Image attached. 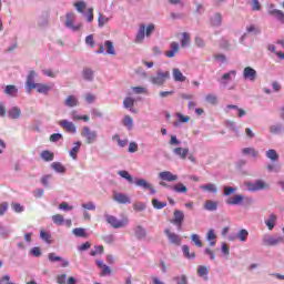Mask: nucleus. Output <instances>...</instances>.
Returning <instances> with one entry per match:
<instances>
[{
  "label": "nucleus",
  "mask_w": 284,
  "mask_h": 284,
  "mask_svg": "<svg viewBox=\"0 0 284 284\" xmlns=\"http://www.w3.org/2000/svg\"><path fill=\"white\" fill-rule=\"evenodd\" d=\"M248 232L245 229L240 230V232L237 233L236 237L239 239V241H242V243H245V241H247V236H248Z\"/></svg>",
  "instance_id": "43"
},
{
  "label": "nucleus",
  "mask_w": 284,
  "mask_h": 284,
  "mask_svg": "<svg viewBox=\"0 0 284 284\" xmlns=\"http://www.w3.org/2000/svg\"><path fill=\"white\" fill-rule=\"evenodd\" d=\"M52 221H53V223H54L55 225H63L64 219H63V215H61V214H55V215L52 216Z\"/></svg>",
  "instance_id": "54"
},
{
  "label": "nucleus",
  "mask_w": 284,
  "mask_h": 284,
  "mask_svg": "<svg viewBox=\"0 0 284 284\" xmlns=\"http://www.w3.org/2000/svg\"><path fill=\"white\" fill-rule=\"evenodd\" d=\"M173 79L174 81H179L180 83H183L186 80L185 75H183V72H181V70L178 68L173 69Z\"/></svg>",
  "instance_id": "28"
},
{
  "label": "nucleus",
  "mask_w": 284,
  "mask_h": 284,
  "mask_svg": "<svg viewBox=\"0 0 284 284\" xmlns=\"http://www.w3.org/2000/svg\"><path fill=\"white\" fill-rule=\"evenodd\" d=\"M242 153L245 155H251L253 159H256L258 156V151L254 148H245L242 150Z\"/></svg>",
  "instance_id": "37"
},
{
  "label": "nucleus",
  "mask_w": 284,
  "mask_h": 284,
  "mask_svg": "<svg viewBox=\"0 0 284 284\" xmlns=\"http://www.w3.org/2000/svg\"><path fill=\"white\" fill-rule=\"evenodd\" d=\"M122 123L125 128H128V130H132L134 125V119H132V116L130 115H125L124 119L122 120Z\"/></svg>",
  "instance_id": "36"
},
{
  "label": "nucleus",
  "mask_w": 284,
  "mask_h": 284,
  "mask_svg": "<svg viewBox=\"0 0 284 284\" xmlns=\"http://www.w3.org/2000/svg\"><path fill=\"white\" fill-rule=\"evenodd\" d=\"M118 174L119 176H121L122 179H125L130 183H134V179L132 178V175H130L128 171H119Z\"/></svg>",
  "instance_id": "52"
},
{
  "label": "nucleus",
  "mask_w": 284,
  "mask_h": 284,
  "mask_svg": "<svg viewBox=\"0 0 284 284\" xmlns=\"http://www.w3.org/2000/svg\"><path fill=\"white\" fill-rule=\"evenodd\" d=\"M182 252L186 258H195L196 257V253H194V252L190 253V246H187V245L182 246Z\"/></svg>",
  "instance_id": "45"
},
{
  "label": "nucleus",
  "mask_w": 284,
  "mask_h": 284,
  "mask_svg": "<svg viewBox=\"0 0 284 284\" xmlns=\"http://www.w3.org/2000/svg\"><path fill=\"white\" fill-rule=\"evenodd\" d=\"M104 45L106 48V54H116V52L114 51V43L110 40H106L104 42Z\"/></svg>",
  "instance_id": "46"
},
{
  "label": "nucleus",
  "mask_w": 284,
  "mask_h": 284,
  "mask_svg": "<svg viewBox=\"0 0 284 284\" xmlns=\"http://www.w3.org/2000/svg\"><path fill=\"white\" fill-rule=\"evenodd\" d=\"M245 186L247 187L248 192H258L261 190H267L270 184L263 180H256L255 182H245Z\"/></svg>",
  "instance_id": "5"
},
{
  "label": "nucleus",
  "mask_w": 284,
  "mask_h": 284,
  "mask_svg": "<svg viewBox=\"0 0 284 284\" xmlns=\"http://www.w3.org/2000/svg\"><path fill=\"white\" fill-rule=\"evenodd\" d=\"M34 90H37L39 94H48V92L52 90V87L43 83H37Z\"/></svg>",
  "instance_id": "21"
},
{
  "label": "nucleus",
  "mask_w": 284,
  "mask_h": 284,
  "mask_svg": "<svg viewBox=\"0 0 284 284\" xmlns=\"http://www.w3.org/2000/svg\"><path fill=\"white\" fill-rule=\"evenodd\" d=\"M168 79H170V71L158 70L156 75L151 78V83L153 85H163Z\"/></svg>",
  "instance_id": "6"
},
{
  "label": "nucleus",
  "mask_w": 284,
  "mask_h": 284,
  "mask_svg": "<svg viewBox=\"0 0 284 284\" xmlns=\"http://www.w3.org/2000/svg\"><path fill=\"white\" fill-rule=\"evenodd\" d=\"M232 77H236V71L235 70H231L229 71L227 73H224L222 77H221V81L224 85H226V83L229 81H232Z\"/></svg>",
  "instance_id": "30"
},
{
  "label": "nucleus",
  "mask_w": 284,
  "mask_h": 284,
  "mask_svg": "<svg viewBox=\"0 0 284 284\" xmlns=\"http://www.w3.org/2000/svg\"><path fill=\"white\" fill-rule=\"evenodd\" d=\"M205 101L211 105H216V103L219 102V98L216 97V94L210 93L205 97Z\"/></svg>",
  "instance_id": "50"
},
{
  "label": "nucleus",
  "mask_w": 284,
  "mask_h": 284,
  "mask_svg": "<svg viewBox=\"0 0 284 284\" xmlns=\"http://www.w3.org/2000/svg\"><path fill=\"white\" fill-rule=\"evenodd\" d=\"M266 159H270L273 163H276L278 161V153L274 149H270L266 151Z\"/></svg>",
  "instance_id": "31"
},
{
  "label": "nucleus",
  "mask_w": 284,
  "mask_h": 284,
  "mask_svg": "<svg viewBox=\"0 0 284 284\" xmlns=\"http://www.w3.org/2000/svg\"><path fill=\"white\" fill-rule=\"evenodd\" d=\"M191 241L194 243L195 247H203V241H201V236H199V234H192Z\"/></svg>",
  "instance_id": "44"
},
{
  "label": "nucleus",
  "mask_w": 284,
  "mask_h": 284,
  "mask_svg": "<svg viewBox=\"0 0 284 284\" xmlns=\"http://www.w3.org/2000/svg\"><path fill=\"white\" fill-rule=\"evenodd\" d=\"M40 156L45 162L54 161V153H52L48 150L42 151Z\"/></svg>",
  "instance_id": "34"
},
{
  "label": "nucleus",
  "mask_w": 284,
  "mask_h": 284,
  "mask_svg": "<svg viewBox=\"0 0 284 284\" xmlns=\"http://www.w3.org/2000/svg\"><path fill=\"white\" fill-rule=\"evenodd\" d=\"M164 234H165L169 243H171V245H176L178 247H179V245H181L182 239L180 237L179 234L170 231V229H165Z\"/></svg>",
  "instance_id": "9"
},
{
  "label": "nucleus",
  "mask_w": 284,
  "mask_h": 284,
  "mask_svg": "<svg viewBox=\"0 0 284 284\" xmlns=\"http://www.w3.org/2000/svg\"><path fill=\"white\" fill-rule=\"evenodd\" d=\"M20 116H21V109H19V106H13L9 110L10 119H20Z\"/></svg>",
  "instance_id": "33"
},
{
  "label": "nucleus",
  "mask_w": 284,
  "mask_h": 284,
  "mask_svg": "<svg viewBox=\"0 0 284 284\" xmlns=\"http://www.w3.org/2000/svg\"><path fill=\"white\" fill-rule=\"evenodd\" d=\"M178 52H179V42H172L171 50L165 52V57H168L169 59H173V57H176Z\"/></svg>",
  "instance_id": "24"
},
{
  "label": "nucleus",
  "mask_w": 284,
  "mask_h": 284,
  "mask_svg": "<svg viewBox=\"0 0 284 284\" xmlns=\"http://www.w3.org/2000/svg\"><path fill=\"white\" fill-rule=\"evenodd\" d=\"M181 45L182 48H187V45H190V33L187 32L182 33Z\"/></svg>",
  "instance_id": "49"
},
{
  "label": "nucleus",
  "mask_w": 284,
  "mask_h": 284,
  "mask_svg": "<svg viewBox=\"0 0 284 284\" xmlns=\"http://www.w3.org/2000/svg\"><path fill=\"white\" fill-rule=\"evenodd\" d=\"M52 170H54L55 172L63 174L65 173V166H63V164H61V162H53L51 164Z\"/></svg>",
  "instance_id": "38"
},
{
  "label": "nucleus",
  "mask_w": 284,
  "mask_h": 284,
  "mask_svg": "<svg viewBox=\"0 0 284 284\" xmlns=\"http://www.w3.org/2000/svg\"><path fill=\"white\" fill-rule=\"evenodd\" d=\"M123 105H124V108H134V99H132V98H125L124 100H123Z\"/></svg>",
  "instance_id": "57"
},
{
  "label": "nucleus",
  "mask_w": 284,
  "mask_h": 284,
  "mask_svg": "<svg viewBox=\"0 0 284 284\" xmlns=\"http://www.w3.org/2000/svg\"><path fill=\"white\" fill-rule=\"evenodd\" d=\"M73 234L80 239H88V233H85V229L82 227L73 229Z\"/></svg>",
  "instance_id": "40"
},
{
  "label": "nucleus",
  "mask_w": 284,
  "mask_h": 284,
  "mask_svg": "<svg viewBox=\"0 0 284 284\" xmlns=\"http://www.w3.org/2000/svg\"><path fill=\"white\" fill-rule=\"evenodd\" d=\"M174 154H176V156H180V159H182V161H185L187 159V154H190V149L185 148H175L173 150Z\"/></svg>",
  "instance_id": "20"
},
{
  "label": "nucleus",
  "mask_w": 284,
  "mask_h": 284,
  "mask_svg": "<svg viewBox=\"0 0 284 284\" xmlns=\"http://www.w3.org/2000/svg\"><path fill=\"white\" fill-rule=\"evenodd\" d=\"M244 79H250V81H256V70L252 69V67L244 68L243 71Z\"/></svg>",
  "instance_id": "19"
},
{
  "label": "nucleus",
  "mask_w": 284,
  "mask_h": 284,
  "mask_svg": "<svg viewBox=\"0 0 284 284\" xmlns=\"http://www.w3.org/2000/svg\"><path fill=\"white\" fill-rule=\"evenodd\" d=\"M103 245L94 246V251L90 252L91 256H97V254H103Z\"/></svg>",
  "instance_id": "58"
},
{
  "label": "nucleus",
  "mask_w": 284,
  "mask_h": 284,
  "mask_svg": "<svg viewBox=\"0 0 284 284\" xmlns=\"http://www.w3.org/2000/svg\"><path fill=\"white\" fill-rule=\"evenodd\" d=\"M82 78L84 81H93L94 80V71L90 68H84L82 70Z\"/></svg>",
  "instance_id": "26"
},
{
  "label": "nucleus",
  "mask_w": 284,
  "mask_h": 284,
  "mask_svg": "<svg viewBox=\"0 0 284 284\" xmlns=\"http://www.w3.org/2000/svg\"><path fill=\"white\" fill-rule=\"evenodd\" d=\"M209 272L210 271L207 270V267L203 266V265L199 266V268H197V274L200 276H207Z\"/></svg>",
  "instance_id": "60"
},
{
  "label": "nucleus",
  "mask_w": 284,
  "mask_h": 284,
  "mask_svg": "<svg viewBox=\"0 0 284 284\" xmlns=\"http://www.w3.org/2000/svg\"><path fill=\"white\" fill-rule=\"evenodd\" d=\"M48 258H49L50 263H57L59 261H62V264H61L62 267H69L70 266V262L69 261H63V257L58 256L57 253H49Z\"/></svg>",
  "instance_id": "16"
},
{
  "label": "nucleus",
  "mask_w": 284,
  "mask_h": 284,
  "mask_svg": "<svg viewBox=\"0 0 284 284\" xmlns=\"http://www.w3.org/2000/svg\"><path fill=\"white\" fill-rule=\"evenodd\" d=\"M276 219H278L276 214L272 213L268 220L265 221V225L268 230H274V226L276 225Z\"/></svg>",
  "instance_id": "29"
},
{
  "label": "nucleus",
  "mask_w": 284,
  "mask_h": 284,
  "mask_svg": "<svg viewBox=\"0 0 284 284\" xmlns=\"http://www.w3.org/2000/svg\"><path fill=\"white\" fill-rule=\"evenodd\" d=\"M146 232H145V229H143V226L141 225H138L136 229H135V235L138 239H145L146 236Z\"/></svg>",
  "instance_id": "48"
},
{
  "label": "nucleus",
  "mask_w": 284,
  "mask_h": 284,
  "mask_svg": "<svg viewBox=\"0 0 284 284\" xmlns=\"http://www.w3.org/2000/svg\"><path fill=\"white\" fill-rule=\"evenodd\" d=\"M135 185H138V187H143V190H149L150 194H156L154 186L143 179H135Z\"/></svg>",
  "instance_id": "10"
},
{
  "label": "nucleus",
  "mask_w": 284,
  "mask_h": 284,
  "mask_svg": "<svg viewBox=\"0 0 284 284\" xmlns=\"http://www.w3.org/2000/svg\"><path fill=\"white\" fill-rule=\"evenodd\" d=\"M180 123H189L190 122V116L189 115H183L182 113L176 114Z\"/></svg>",
  "instance_id": "63"
},
{
  "label": "nucleus",
  "mask_w": 284,
  "mask_h": 284,
  "mask_svg": "<svg viewBox=\"0 0 284 284\" xmlns=\"http://www.w3.org/2000/svg\"><path fill=\"white\" fill-rule=\"evenodd\" d=\"M204 210H206L207 212H216V210H219V202L207 200L204 203Z\"/></svg>",
  "instance_id": "22"
},
{
  "label": "nucleus",
  "mask_w": 284,
  "mask_h": 284,
  "mask_svg": "<svg viewBox=\"0 0 284 284\" xmlns=\"http://www.w3.org/2000/svg\"><path fill=\"white\" fill-rule=\"evenodd\" d=\"M183 221H185V213H183L181 210H175L173 212V220H171V223L181 230L183 226Z\"/></svg>",
  "instance_id": "8"
},
{
  "label": "nucleus",
  "mask_w": 284,
  "mask_h": 284,
  "mask_svg": "<svg viewBox=\"0 0 284 284\" xmlns=\"http://www.w3.org/2000/svg\"><path fill=\"white\" fill-rule=\"evenodd\" d=\"M59 125L63 128V130H67L70 134H75L77 133V126L74 123L68 121V120H61L59 121Z\"/></svg>",
  "instance_id": "14"
},
{
  "label": "nucleus",
  "mask_w": 284,
  "mask_h": 284,
  "mask_svg": "<svg viewBox=\"0 0 284 284\" xmlns=\"http://www.w3.org/2000/svg\"><path fill=\"white\" fill-rule=\"evenodd\" d=\"M152 205L155 210H163V207L168 206V202H161L159 199H153Z\"/></svg>",
  "instance_id": "42"
},
{
  "label": "nucleus",
  "mask_w": 284,
  "mask_h": 284,
  "mask_svg": "<svg viewBox=\"0 0 284 284\" xmlns=\"http://www.w3.org/2000/svg\"><path fill=\"white\" fill-rule=\"evenodd\" d=\"M283 242V237L277 236V237H264L263 243L267 247H274V245H278Z\"/></svg>",
  "instance_id": "15"
},
{
  "label": "nucleus",
  "mask_w": 284,
  "mask_h": 284,
  "mask_svg": "<svg viewBox=\"0 0 284 284\" xmlns=\"http://www.w3.org/2000/svg\"><path fill=\"white\" fill-rule=\"evenodd\" d=\"M159 179H161V181H168L169 183H172L179 180V175H175L170 171H164L159 173Z\"/></svg>",
  "instance_id": "13"
},
{
  "label": "nucleus",
  "mask_w": 284,
  "mask_h": 284,
  "mask_svg": "<svg viewBox=\"0 0 284 284\" xmlns=\"http://www.w3.org/2000/svg\"><path fill=\"white\" fill-rule=\"evenodd\" d=\"M61 139H63L61 133H53L50 135L49 141H51V143H57V141H61Z\"/></svg>",
  "instance_id": "55"
},
{
  "label": "nucleus",
  "mask_w": 284,
  "mask_h": 284,
  "mask_svg": "<svg viewBox=\"0 0 284 284\" xmlns=\"http://www.w3.org/2000/svg\"><path fill=\"white\" fill-rule=\"evenodd\" d=\"M175 281L178 282V284H187V277L185 275L175 277Z\"/></svg>",
  "instance_id": "64"
},
{
  "label": "nucleus",
  "mask_w": 284,
  "mask_h": 284,
  "mask_svg": "<svg viewBox=\"0 0 284 284\" xmlns=\"http://www.w3.org/2000/svg\"><path fill=\"white\" fill-rule=\"evenodd\" d=\"M104 219L106 221V223L109 225H111V227H113L114 230H119L121 227H125V225H128V219L124 220H119L116 219V216L114 215H104Z\"/></svg>",
  "instance_id": "3"
},
{
  "label": "nucleus",
  "mask_w": 284,
  "mask_h": 284,
  "mask_svg": "<svg viewBox=\"0 0 284 284\" xmlns=\"http://www.w3.org/2000/svg\"><path fill=\"white\" fill-rule=\"evenodd\" d=\"M64 103L68 108H77L79 105V101L74 95H69Z\"/></svg>",
  "instance_id": "35"
},
{
  "label": "nucleus",
  "mask_w": 284,
  "mask_h": 284,
  "mask_svg": "<svg viewBox=\"0 0 284 284\" xmlns=\"http://www.w3.org/2000/svg\"><path fill=\"white\" fill-rule=\"evenodd\" d=\"M77 19V14L74 12H68L65 14V28H69L70 30H73V32H78V30H81V24L74 26V21Z\"/></svg>",
  "instance_id": "7"
},
{
  "label": "nucleus",
  "mask_w": 284,
  "mask_h": 284,
  "mask_svg": "<svg viewBox=\"0 0 284 284\" xmlns=\"http://www.w3.org/2000/svg\"><path fill=\"white\" fill-rule=\"evenodd\" d=\"M81 205L84 210H90V211L97 210V205L94 204V202L82 203Z\"/></svg>",
  "instance_id": "59"
},
{
  "label": "nucleus",
  "mask_w": 284,
  "mask_h": 284,
  "mask_svg": "<svg viewBox=\"0 0 284 284\" xmlns=\"http://www.w3.org/2000/svg\"><path fill=\"white\" fill-rule=\"evenodd\" d=\"M206 240L210 241L211 247H214L216 245V234L214 233V230H209L206 233Z\"/></svg>",
  "instance_id": "32"
},
{
  "label": "nucleus",
  "mask_w": 284,
  "mask_h": 284,
  "mask_svg": "<svg viewBox=\"0 0 284 284\" xmlns=\"http://www.w3.org/2000/svg\"><path fill=\"white\" fill-rule=\"evenodd\" d=\"M73 6L81 14H83V12H85V8H88V4L83 0L75 2Z\"/></svg>",
  "instance_id": "41"
},
{
  "label": "nucleus",
  "mask_w": 284,
  "mask_h": 284,
  "mask_svg": "<svg viewBox=\"0 0 284 284\" xmlns=\"http://www.w3.org/2000/svg\"><path fill=\"white\" fill-rule=\"evenodd\" d=\"M154 24H149L145 29V24H140V29L138 31V34L135 37V43H141L145 37H151L152 32H154Z\"/></svg>",
  "instance_id": "1"
},
{
  "label": "nucleus",
  "mask_w": 284,
  "mask_h": 284,
  "mask_svg": "<svg viewBox=\"0 0 284 284\" xmlns=\"http://www.w3.org/2000/svg\"><path fill=\"white\" fill-rule=\"evenodd\" d=\"M37 77V72L30 71L28 77H27V82H26V90L27 92H30L31 90H34L37 87V83H34V78Z\"/></svg>",
  "instance_id": "12"
},
{
  "label": "nucleus",
  "mask_w": 284,
  "mask_h": 284,
  "mask_svg": "<svg viewBox=\"0 0 284 284\" xmlns=\"http://www.w3.org/2000/svg\"><path fill=\"white\" fill-rule=\"evenodd\" d=\"M19 90L17 89V87L9 84L6 87L4 92L6 94H8L9 97H14V94H17Z\"/></svg>",
  "instance_id": "47"
},
{
  "label": "nucleus",
  "mask_w": 284,
  "mask_h": 284,
  "mask_svg": "<svg viewBox=\"0 0 284 284\" xmlns=\"http://www.w3.org/2000/svg\"><path fill=\"white\" fill-rule=\"evenodd\" d=\"M108 21H110V18L103 16L102 13H99V17H98L99 28H103L105 26V23H108Z\"/></svg>",
  "instance_id": "51"
},
{
  "label": "nucleus",
  "mask_w": 284,
  "mask_h": 284,
  "mask_svg": "<svg viewBox=\"0 0 284 284\" xmlns=\"http://www.w3.org/2000/svg\"><path fill=\"white\" fill-rule=\"evenodd\" d=\"M171 190H173V192H176L178 194H187V186H185V184L183 183H178L171 186Z\"/></svg>",
  "instance_id": "27"
},
{
  "label": "nucleus",
  "mask_w": 284,
  "mask_h": 284,
  "mask_svg": "<svg viewBox=\"0 0 284 284\" xmlns=\"http://www.w3.org/2000/svg\"><path fill=\"white\" fill-rule=\"evenodd\" d=\"M246 31L248 33L254 32L255 34H261V29H258V27L251 24L246 28Z\"/></svg>",
  "instance_id": "61"
},
{
  "label": "nucleus",
  "mask_w": 284,
  "mask_h": 284,
  "mask_svg": "<svg viewBox=\"0 0 284 284\" xmlns=\"http://www.w3.org/2000/svg\"><path fill=\"white\" fill-rule=\"evenodd\" d=\"M80 150H81V142H74V146L69 152L70 156L73 159H77V154H79Z\"/></svg>",
  "instance_id": "39"
},
{
  "label": "nucleus",
  "mask_w": 284,
  "mask_h": 284,
  "mask_svg": "<svg viewBox=\"0 0 284 284\" xmlns=\"http://www.w3.org/2000/svg\"><path fill=\"white\" fill-rule=\"evenodd\" d=\"M243 202L252 205L253 200L252 197H245L243 194H235L231 197H227L225 201L226 205H243Z\"/></svg>",
  "instance_id": "2"
},
{
  "label": "nucleus",
  "mask_w": 284,
  "mask_h": 284,
  "mask_svg": "<svg viewBox=\"0 0 284 284\" xmlns=\"http://www.w3.org/2000/svg\"><path fill=\"white\" fill-rule=\"evenodd\" d=\"M81 136L85 139V143L88 145H91V143H97V139H99L97 131L90 130V126L82 128Z\"/></svg>",
  "instance_id": "4"
},
{
  "label": "nucleus",
  "mask_w": 284,
  "mask_h": 284,
  "mask_svg": "<svg viewBox=\"0 0 284 284\" xmlns=\"http://www.w3.org/2000/svg\"><path fill=\"white\" fill-rule=\"evenodd\" d=\"M221 23H223V14L216 12V13L213 14V17L210 18V24L213 28L221 27Z\"/></svg>",
  "instance_id": "18"
},
{
  "label": "nucleus",
  "mask_w": 284,
  "mask_h": 284,
  "mask_svg": "<svg viewBox=\"0 0 284 284\" xmlns=\"http://www.w3.org/2000/svg\"><path fill=\"white\" fill-rule=\"evenodd\" d=\"M268 14L271 17H276V19H278V21H281V23H284V12L278 9H274V4H271V7L268 9Z\"/></svg>",
  "instance_id": "17"
},
{
  "label": "nucleus",
  "mask_w": 284,
  "mask_h": 284,
  "mask_svg": "<svg viewBox=\"0 0 284 284\" xmlns=\"http://www.w3.org/2000/svg\"><path fill=\"white\" fill-rule=\"evenodd\" d=\"M37 77V72L30 71L28 77H27V82H26V90L27 92H30L31 90H34L37 87V83H34V78Z\"/></svg>",
  "instance_id": "11"
},
{
  "label": "nucleus",
  "mask_w": 284,
  "mask_h": 284,
  "mask_svg": "<svg viewBox=\"0 0 284 284\" xmlns=\"http://www.w3.org/2000/svg\"><path fill=\"white\" fill-rule=\"evenodd\" d=\"M203 192H211V194H216L219 192V189L216 187V184L214 183H207L200 186Z\"/></svg>",
  "instance_id": "25"
},
{
  "label": "nucleus",
  "mask_w": 284,
  "mask_h": 284,
  "mask_svg": "<svg viewBox=\"0 0 284 284\" xmlns=\"http://www.w3.org/2000/svg\"><path fill=\"white\" fill-rule=\"evenodd\" d=\"M113 199L114 201H116V203H121V204L131 203L130 196L123 193H115Z\"/></svg>",
  "instance_id": "23"
},
{
  "label": "nucleus",
  "mask_w": 284,
  "mask_h": 284,
  "mask_svg": "<svg viewBox=\"0 0 284 284\" xmlns=\"http://www.w3.org/2000/svg\"><path fill=\"white\" fill-rule=\"evenodd\" d=\"M40 239H42V241H44L45 243H51L52 235H50V233L41 230L40 231Z\"/></svg>",
  "instance_id": "53"
},
{
  "label": "nucleus",
  "mask_w": 284,
  "mask_h": 284,
  "mask_svg": "<svg viewBox=\"0 0 284 284\" xmlns=\"http://www.w3.org/2000/svg\"><path fill=\"white\" fill-rule=\"evenodd\" d=\"M234 192H236V187L224 186V196H231Z\"/></svg>",
  "instance_id": "62"
},
{
  "label": "nucleus",
  "mask_w": 284,
  "mask_h": 284,
  "mask_svg": "<svg viewBox=\"0 0 284 284\" xmlns=\"http://www.w3.org/2000/svg\"><path fill=\"white\" fill-rule=\"evenodd\" d=\"M133 210L135 212H143V210H145V203L142 202H136L133 204Z\"/></svg>",
  "instance_id": "56"
}]
</instances>
